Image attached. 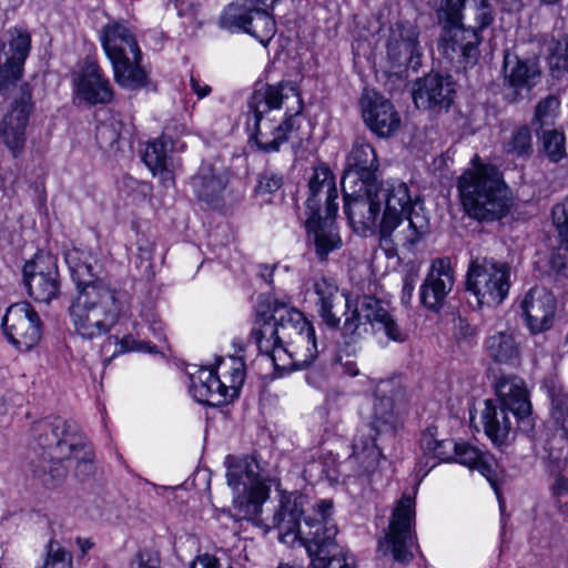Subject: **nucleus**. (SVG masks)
Wrapping results in <instances>:
<instances>
[{
	"instance_id": "f704fd0d",
	"label": "nucleus",
	"mask_w": 568,
	"mask_h": 568,
	"mask_svg": "<svg viewBox=\"0 0 568 568\" xmlns=\"http://www.w3.org/2000/svg\"><path fill=\"white\" fill-rule=\"evenodd\" d=\"M551 219L560 244L551 254L550 266L568 278V196L554 205Z\"/></svg>"
},
{
	"instance_id": "dca6fc26",
	"label": "nucleus",
	"mask_w": 568,
	"mask_h": 568,
	"mask_svg": "<svg viewBox=\"0 0 568 568\" xmlns=\"http://www.w3.org/2000/svg\"><path fill=\"white\" fill-rule=\"evenodd\" d=\"M337 199L336 179L331 169L323 164L315 166L308 179L306 216L337 215Z\"/></svg>"
},
{
	"instance_id": "9d476101",
	"label": "nucleus",
	"mask_w": 568,
	"mask_h": 568,
	"mask_svg": "<svg viewBox=\"0 0 568 568\" xmlns=\"http://www.w3.org/2000/svg\"><path fill=\"white\" fill-rule=\"evenodd\" d=\"M415 518V496L404 493L392 511L388 532L385 536L386 547L398 562H409L413 558L412 547L416 539Z\"/></svg>"
},
{
	"instance_id": "0eeeda50",
	"label": "nucleus",
	"mask_w": 568,
	"mask_h": 568,
	"mask_svg": "<svg viewBox=\"0 0 568 568\" xmlns=\"http://www.w3.org/2000/svg\"><path fill=\"white\" fill-rule=\"evenodd\" d=\"M118 293L109 285L82 288L69 307L74 332L84 339L106 335L114 326L120 303Z\"/></svg>"
},
{
	"instance_id": "7ed1b4c3",
	"label": "nucleus",
	"mask_w": 568,
	"mask_h": 568,
	"mask_svg": "<svg viewBox=\"0 0 568 568\" xmlns=\"http://www.w3.org/2000/svg\"><path fill=\"white\" fill-rule=\"evenodd\" d=\"M34 433L43 452L37 462H31L32 473L43 486L54 488L68 475L63 462L78 456L83 449L84 437L74 422L61 417L38 423Z\"/></svg>"
},
{
	"instance_id": "3c124183",
	"label": "nucleus",
	"mask_w": 568,
	"mask_h": 568,
	"mask_svg": "<svg viewBox=\"0 0 568 568\" xmlns=\"http://www.w3.org/2000/svg\"><path fill=\"white\" fill-rule=\"evenodd\" d=\"M345 311L341 312V316L344 315L345 320L342 326V332L344 336H354L358 334L359 327L365 325L367 322H363L364 316L361 312V306L356 303L355 306H352L351 298H345L344 304Z\"/></svg>"
},
{
	"instance_id": "4be33fe9",
	"label": "nucleus",
	"mask_w": 568,
	"mask_h": 568,
	"mask_svg": "<svg viewBox=\"0 0 568 568\" xmlns=\"http://www.w3.org/2000/svg\"><path fill=\"white\" fill-rule=\"evenodd\" d=\"M362 116L367 128L379 138L392 136L400 125V118L393 103L376 92L361 99Z\"/></svg>"
},
{
	"instance_id": "4468645a",
	"label": "nucleus",
	"mask_w": 568,
	"mask_h": 568,
	"mask_svg": "<svg viewBox=\"0 0 568 568\" xmlns=\"http://www.w3.org/2000/svg\"><path fill=\"white\" fill-rule=\"evenodd\" d=\"M438 48L449 60H457L465 65H474L479 55L480 33L471 28H466L463 20L443 21Z\"/></svg>"
},
{
	"instance_id": "c9c22d12",
	"label": "nucleus",
	"mask_w": 568,
	"mask_h": 568,
	"mask_svg": "<svg viewBox=\"0 0 568 568\" xmlns=\"http://www.w3.org/2000/svg\"><path fill=\"white\" fill-rule=\"evenodd\" d=\"M227 184L226 175L210 163H202L191 179V186L199 201L213 203L221 197Z\"/></svg>"
},
{
	"instance_id": "bb28decb",
	"label": "nucleus",
	"mask_w": 568,
	"mask_h": 568,
	"mask_svg": "<svg viewBox=\"0 0 568 568\" xmlns=\"http://www.w3.org/2000/svg\"><path fill=\"white\" fill-rule=\"evenodd\" d=\"M313 287L316 295L315 307L318 316L328 328H339V311L342 304H345V298H349V295L344 292L341 293L336 282L325 276L315 280Z\"/></svg>"
},
{
	"instance_id": "de8ad7c7",
	"label": "nucleus",
	"mask_w": 568,
	"mask_h": 568,
	"mask_svg": "<svg viewBox=\"0 0 568 568\" xmlns=\"http://www.w3.org/2000/svg\"><path fill=\"white\" fill-rule=\"evenodd\" d=\"M541 151L546 158L558 163L566 158V136L559 130H545L541 135Z\"/></svg>"
},
{
	"instance_id": "f03ea898",
	"label": "nucleus",
	"mask_w": 568,
	"mask_h": 568,
	"mask_svg": "<svg viewBox=\"0 0 568 568\" xmlns=\"http://www.w3.org/2000/svg\"><path fill=\"white\" fill-rule=\"evenodd\" d=\"M225 465L227 485L234 494L236 516L262 526L263 505L270 497L271 487L278 481L276 469L255 454L229 455Z\"/></svg>"
},
{
	"instance_id": "13d9d810",
	"label": "nucleus",
	"mask_w": 568,
	"mask_h": 568,
	"mask_svg": "<svg viewBox=\"0 0 568 568\" xmlns=\"http://www.w3.org/2000/svg\"><path fill=\"white\" fill-rule=\"evenodd\" d=\"M112 339L114 341V344H120V349L118 352H114L113 356L118 353H124L130 351H144L148 353H156V346L153 345L151 342H140L134 339L132 336H124L122 339L119 341L115 336H110L108 338V342L111 344Z\"/></svg>"
},
{
	"instance_id": "5fc2aeb1",
	"label": "nucleus",
	"mask_w": 568,
	"mask_h": 568,
	"mask_svg": "<svg viewBox=\"0 0 568 568\" xmlns=\"http://www.w3.org/2000/svg\"><path fill=\"white\" fill-rule=\"evenodd\" d=\"M466 0H440L436 9V18L438 23L443 21H459L463 20V10Z\"/></svg>"
},
{
	"instance_id": "423d86ee",
	"label": "nucleus",
	"mask_w": 568,
	"mask_h": 568,
	"mask_svg": "<svg viewBox=\"0 0 568 568\" xmlns=\"http://www.w3.org/2000/svg\"><path fill=\"white\" fill-rule=\"evenodd\" d=\"M390 386L392 381L378 383L371 422L358 429L353 439L351 459L366 476L373 475L384 458L378 440L393 438L398 427L393 398L386 395Z\"/></svg>"
},
{
	"instance_id": "cd10ccee",
	"label": "nucleus",
	"mask_w": 568,
	"mask_h": 568,
	"mask_svg": "<svg viewBox=\"0 0 568 568\" xmlns=\"http://www.w3.org/2000/svg\"><path fill=\"white\" fill-rule=\"evenodd\" d=\"M335 219L336 215L306 216L307 240L314 245L316 256L321 261H325L329 253L342 246Z\"/></svg>"
},
{
	"instance_id": "39448f33",
	"label": "nucleus",
	"mask_w": 568,
	"mask_h": 568,
	"mask_svg": "<svg viewBox=\"0 0 568 568\" xmlns=\"http://www.w3.org/2000/svg\"><path fill=\"white\" fill-rule=\"evenodd\" d=\"M466 214L477 221H496L509 211V190L500 171L493 164L466 170L457 182Z\"/></svg>"
},
{
	"instance_id": "8fccbe9b",
	"label": "nucleus",
	"mask_w": 568,
	"mask_h": 568,
	"mask_svg": "<svg viewBox=\"0 0 568 568\" xmlns=\"http://www.w3.org/2000/svg\"><path fill=\"white\" fill-rule=\"evenodd\" d=\"M42 568H73L72 556L57 540L50 539Z\"/></svg>"
},
{
	"instance_id": "6ab92c4d",
	"label": "nucleus",
	"mask_w": 568,
	"mask_h": 568,
	"mask_svg": "<svg viewBox=\"0 0 568 568\" xmlns=\"http://www.w3.org/2000/svg\"><path fill=\"white\" fill-rule=\"evenodd\" d=\"M75 95L90 106L109 104L114 91L109 78L94 59L87 58L74 80Z\"/></svg>"
},
{
	"instance_id": "a18cd8bd",
	"label": "nucleus",
	"mask_w": 568,
	"mask_h": 568,
	"mask_svg": "<svg viewBox=\"0 0 568 568\" xmlns=\"http://www.w3.org/2000/svg\"><path fill=\"white\" fill-rule=\"evenodd\" d=\"M273 6H258L247 23L245 33L254 37L261 44L266 47L276 33V22L270 10Z\"/></svg>"
},
{
	"instance_id": "58836bf2",
	"label": "nucleus",
	"mask_w": 568,
	"mask_h": 568,
	"mask_svg": "<svg viewBox=\"0 0 568 568\" xmlns=\"http://www.w3.org/2000/svg\"><path fill=\"white\" fill-rule=\"evenodd\" d=\"M510 410L491 399L485 400L481 412V423L487 437L497 446L504 445L511 430Z\"/></svg>"
},
{
	"instance_id": "37998d69",
	"label": "nucleus",
	"mask_w": 568,
	"mask_h": 568,
	"mask_svg": "<svg viewBox=\"0 0 568 568\" xmlns=\"http://www.w3.org/2000/svg\"><path fill=\"white\" fill-rule=\"evenodd\" d=\"M550 399L549 418L555 432L568 442V393L554 383L547 386Z\"/></svg>"
},
{
	"instance_id": "680f3d73",
	"label": "nucleus",
	"mask_w": 568,
	"mask_h": 568,
	"mask_svg": "<svg viewBox=\"0 0 568 568\" xmlns=\"http://www.w3.org/2000/svg\"><path fill=\"white\" fill-rule=\"evenodd\" d=\"M80 454H82V456L77 463L75 476L81 480H84L94 473L95 467L93 463V454L85 449V445L83 446V449L78 453L75 458H78Z\"/></svg>"
},
{
	"instance_id": "7c9ffc66",
	"label": "nucleus",
	"mask_w": 568,
	"mask_h": 568,
	"mask_svg": "<svg viewBox=\"0 0 568 568\" xmlns=\"http://www.w3.org/2000/svg\"><path fill=\"white\" fill-rule=\"evenodd\" d=\"M63 255L79 292L88 286L106 285L97 278V257L91 251L71 247L67 248Z\"/></svg>"
},
{
	"instance_id": "4c0bfd02",
	"label": "nucleus",
	"mask_w": 568,
	"mask_h": 568,
	"mask_svg": "<svg viewBox=\"0 0 568 568\" xmlns=\"http://www.w3.org/2000/svg\"><path fill=\"white\" fill-rule=\"evenodd\" d=\"M142 53H130V55H122L110 59L114 81L122 88L129 90H136L144 87L148 82V73L141 67Z\"/></svg>"
},
{
	"instance_id": "f8f14e48",
	"label": "nucleus",
	"mask_w": 568,
	"mask_h": 568,
	"mask_svg": "<svg viewBox=\"0 0 568 568\" xmlns=\"http://www.w3.org/2000/svg\"><path fill=\"white\" fill-rule=\"evenodd\" d=\"M382 204L376 183L358 184L352 192L344 186V211L354 231L366 236L379 231Z\"/></svg>"
},
{
	"instance_id": "49530a36",
	"label": "nucleus",
	"mask_w": 568,
	"mask_h": 568,
	"mask_svg": "<svg viewBox=\"0 0 568 568\" xmlns=\"http://www.w3.org/2000/svg\"><path fill=\"white\" fill-rule=\"evenodd\" d=\"M506 154L513 158H529L532 154V132L528 125L515 126L501 143Z\"/></svg>"
},
{
	"instance_id": "f257e3e1",
	"label": "nucleus",
	"mask_w": 568,
	"mask_h": 568,
	"mask_svg": "<svg viewBox=\"0 0 568 568\" xmlns=\"http://www.w3.org/2000/svg\"><path fill=\"white\" fill-rule=\"evenodd\" d=\"M304 497L283 496L272 518L284 544L301 541L311 557V568H356L355 557L336 542L337 528L331 518L333 501L322 499L305 515Z\"/></svg>"
},
{
	"instance_id": "c756f323",
	"label": "nucleus",
	"mask_w": 568,
	"mask_h": 568,
	"mask_svg": "<svg viewBox=\"0 0 568 568\" xmlns=\"http://www.w3.org/2000/svg\"><path fill=\"white\" fill-rule=\"evenodd\" d=\"M496 394L499 404L510 410L517 418H524L531 412L528 392L524 381L516 375H507L498 378Z\"/></svg>"
},
{
	"instance_id": "774afa93",
	"label": "nucleus",
	"mask_w": 568,
	"mask_h": 568,
	"mask_svg": "<svg viewBox=\"0 0 568 568\" xmlns=\"http://www.w3.org/2000/svg\"><path fill=\"white\" fill-rule=\"evenodd\" d=\"M552 475L555 476V481L551 486L552 495L557 498L568 496V478L561 473Z\"/></svg>"
},
{
	"instance_id": "a211bd4d",
	"label": "nucleus",
	"mask_w": 568,
	"mask_h": 568,
	"mask_svg": "<svg viewBox=\"0 0 568 568\" xmlns=\"http://www.w3.org/2000/svg\"><path fill=\"white\" fill-rule=\"evenodd\" d=\"M504 89L509 102H519L529 95L530 91L541 81V69L537 61L518 59L509 55L504 59Z\"/></svg>"
},
{
	"instance_id": "6e6d98bb",
	"label": "nucleus",
	"mask_w": 568,
	"mask_h": 568,
	"mask_svg": "<svg viewBox=\"0 0 568 568\" xmlns=\"http://www.w3.org/2000/svg\"><path fill=\"white\" fill-rule=\"evenodd\" d=\"M230 367L227 369L229 382L227 385L229 394L231 399L239 395L240 388L244 383L245 378V364L242 359L230 357Z\"/></svg>"
},
{
	"instance_id": "09e8293b",
	"label": "nucleus",
	"mask_w": 568,
	"mask_h": 568,
	"mask_svg": "<svg viewBox=\"0 0 568 568\" xmlns=\"http://www.w3.org/2000/svg\"><path fill=\"white\" fill-rule=\"evenodd\" d=\"M262 355L271 359L277 372L284 373L295 369V359H293V353L288 349V341L283 343L280 339L274 346L270 347V351H265Z\"/></svg>"
},
{
	"instance_id": "ea45409f",
	"label": "nucleus",
	"mask_w": 568,
	"mask_h": 568,
	"mask_svg": "<svg viewBox=\"0 0 568 568\" xmlns=\"http://www.w3.org/2000/svg\"><path fill=\"white\" fill-rule=\"evenodd\" d=\"M453 462L467 466L470 469H477L497 490L495 484L496 462L494 456L488 452L480 450L466 442H457Z\"/></svg>"
},
{
	"instance_id": "052dcab7",
	"label": "nucleus",
	"mask_w": 568,
	"mask_h": 568,
	"mask_svg": "<svg viewBox=\"0 0 568 568\" xmlns=\"http://www.w3.org/2000/svg\"><path fill=\"white\" fill-rule=\"evenodd\" d=\"M551 77L555 79H568V49L554 52L549 58Z\"/></svg>"
},
{
	"instance_id": "864d4df0",
	"label": "nucleus",
	"mask_w": 568,
	"mask_h": 568,
	"mask_svg": "<svg viewBox=\"0 0 568 568\" xmlns=\"http://www.w3.org/2000/svg\"><path fill=\"white\" fill-rule=\"evenodd\" d=\"M542 462L550 474H559L566 467V456L562 448H556L551 440H547L544 446Z\"/></svg>"
},
{
	"instance_id": "f3484780",
	"label": "nucleus",
	"mask_w": 568,
	"mask_h": 568,
	"mask_svg": "<svg viewBox=\"0 0 568 568\" xmlns=\"http://www.w3.org/2000/svg\"><path fill=\"white\" fill-rule=\"evenodd\" d=\"M386 49L387 58L394 67L417 70L422 64L419 31L409 22H398L390 28Z\"/></svg>"
},
{
	"instance_id": "9b49d317",
	"label": "nucleus",
	"mask_w": 568,
	"mask_h": 568,
	"mask_svg": "<svg viewBox=\"0 0 568 568\" xmlns=\"http://www.w3.org/2000/svg\"><path fill=\"white\" fill-rule=\"evenodd\" d=\"M27 292L36 302L49 304L59 297L61 280L57 256L38 252L22 268Z\"/></svg>"
},
{
	"instance_id": "5701e85b",
	"label": "nucleus",
	"mask_w": 568,
	"mask_h": 568,
	"mask_svg": "<svg viewBox=\"0 0 568 568\" xmlns=\"http://www.w3.org/2000/svg\"><path fill=\"white\" fill-rule=\"evenodd\" d=\"M526 326L534 335L551 328L557 308L556 297L545 287L530 288L520 303Z\"/></svg>"
},
{
	"instance_id": "393cba45",
	"label": "nucleus",
	"mask_w": 568,
	"mask_h": 568,
	"mask_svg": "<svg viewBox=\"0 0 568 568\" xmlns=\"http://www.w3.org/2000/svg\"><path fill=\"white\" fill-rule=\"evenodd\" d=\"M30 99V93H28V97L23 94L0 123V136L14 158L21 153L26 145V128L31 112Z\"/></svg>"
},
{
	"instance_id": "603ef678",
	"label": "nucleus",
	"mask_w": 568,
	"mask_h": 568,
	"mask_svg": "<svg viewBox=\"0 0 568 568\" xmlns=\"http://www.w3.org/2000/svg\"><path fill=\"white\" fill-rule=\"evenodd\" d=\"M560 108V100L554 94H549L541 99L536 108L532 118V122L539 126H544L549 121L554 120Z\"/></svg>"
},
{
	"instance_id": "b1692460",
	"label": "nucleus",
	"mask_w": 568,
	"mask_h": 568,
	"mask_svg": "<svg viewBox=\"0 0 568 568\" xmlns=\"http://www.w3.org/2000/svg\"><path fill=\"white\" fill-rule=\"evenodd\" d=\"M178 124H169L163 133L146 144L143 162L154 176H159L164 186L174 184L171 153L176 149L172 132H178Z\"/></svg>"
},
{
	"instance_id": "2eb2a0df",
	"label": "nucleus",
	"mask_w": 568,
	"mask_h": 568,
	"mask_svg": "<svg viewBox=\"0 0 568 568\" xmlns=\"http://www.w3.org/2000/svg\"><path fill=\"white\" fill-rule=\"evenodd\" d=\"M455 284V271L447 256L432 260L428 273L419 287L420 304L438 314L446 304Z\"/></svg>"
},
{
	"instance_id": "ddd939ff",
	"label": "nucleus",
	"mask_w": 568,
	"mask_h": 568,
	"mask_svg": "<svg viewBox=\"0 0 568 568\" xmlns=\"http://www.w3.org/2000/svg\"><path fill=\"white\" fill-rule=\"evenodd\" d=\"M43 324L29 302L12 304L2 317L8 341L19 351H30L41 339Z\"/></svg>"
},
{
	"instance_id": "338daca9",
	"label": "nucleus",
	"mask_w": 568,
	"mask_h": 568,
	"mask_svg": "<svg viewBox=\"0 0 568 568\" xmlns=\"http://www.w3.org/2000/svg\"><path fill=\"white\" fill-rule=\"evenodd\" d=\"M477 328L470 325L466 320L459 318L456 337L458 341L468 345L473 344L477 337Z\"/></svg>"
},
{
	"instance_id": "e433bc0d",
	"label": "nucleus",
	"mask_w": 568,
	"mask_h": 568,
	"mask_svg": "<svg viewBox=\"0 0 568 568\" xmlns=\"http://www.w3.org/2000/svg\"><path fill=\"white\" fill-rule=\"evenodd\" d=\"M436 435V427H427L420 437V448L424 454L422 463L426 467L424 475H427L438 463H452L454 459L457 442L450 438L438 439Z\"/></svg>"
},
{
	"instance_id": "a878e982",
	"label": "nucleus",
	"mask_w": 568,
	"mask_h": 568,
	"mask_svg": "<svg viewBox=\"0 0 568 568\" xmlns=\"http://www.w3.org/2000/svg\"><path fill=\"white\" fill-rule=\"evenodd\" d=\"M190 393L197 403L219 407L232 400L227 385L221 381L215 369L201 367L190 375Z\"/></svg>"
},
{
	"instance_id": "473e14b6",
	"label": "nucleus",
	"mask_w": 568,
	"mask_h": 568,
	"mask_svg": "<svg viewBox=\"0 0 568 568\" xmlns=\"http://www.w3.org/2000/svg\"><path fill=\"white\" fill-rule=\"evenodd\" d=\"M483 346L487 358L495 364L514 367L520 363V345L513 332H495L485 338Z\"/></svg>"
},
{
	"instance_id": "c03bdc74",
	"label": "nucleus",
	"mask_w": 568,
	"mask_h": 568,
	"mask_svg": "<svg viewBox=\"0 0 568 568\" xmlns=\"http://www.w3.org/2000/svg\"><path fill=\"white\" fill-rule=\"evenodd\" d=\"M268 312L270 314H275L277 328H281L287 336L288 334H296L314 326L306 320L301 311L288 307L278 301H275L272 306H268Z\"/></svg>"
},
{
	"instance_id": "aec40b11",
	"label": "nucleus",
	"mask_w": 568,
	"mask_h": 568,
	"mask_svg": "<svg viewBox=\"0 0 568 568\" xmlns=\"http://www.w3.org/2000/svg\"><path fill=\"white\" fill-rule=\"evenodd\" d=\"M290 98L296 100V106L304 109V101L298 85L288 80L274 84H264L255 89L247 100L246 116H271L272 111L280 110Z\"/></svg>"
},
{
	"instance_id": "c85d7f7f",
	"label": "nucleus",
	"mask_w": 568,
	"mask_h": 568,
	"mask_svg": "<svg viewBox=\"0 0 568 568\" xmlns=\"http://www.w3.org/2000/svg\"><path fill=\"white\" fill-rule=\"evenodd\" d=\"M364 320L394 342H404L406 334L389 313L388 302L374 295H363L357 298Z\"/></svg>"
},
{
	"instance_id": "20e7f679",
	"label": "nucleus",
	"mask_w": 568,
	"mask_h": 568,
	"mask_svg": "<svg viewBox=\"0 0 568 568\" xmlns=\"http://www.w3.org/2000/svg\"><path fill=\"white\" fill-rule=\"evenodd\" d=\"M376 195L384 204L379 222L382 240L390 239L404 219L407 220V227L395 234L394 242L413 248L429 233V219L423 202L417 195L412 196L406 183L393 180L376 184Z\"/></svg>"
},
{
	"instance_id": "a19ab883",
	"label": "nucleus",
	"mask_w": 568,
	"mask_h": 568,
	"mask_svg": "<svg viewBox=\"0 0 568 568\" xmlns=\"http://www.w3.org/2000/svg\"><path fill=\"white\" fill-rule=\"evenodd\" d=\"M288 349L293 353L295 369H304L312 365L320 354L315 327L288 334Z\"/></svg>"
},
{
	"instance_id": "0e129e2a",
	"label": "nucleus",
	"mask_w": 568,
	"mask_h": 568,
	"mask_svg": "<svg viewBox=\"0 0 568 568\" xmlns=\"http://www.w3.org/2000/svg\"><path fill=\"white\" fill-rule=\"evenodd\" d=\"M142 317L148 324L149 331L152 333L153 337L159 342H165L164 325L160 317L151 310L143 312Z\"/></svg>"
},
{
	"instance_id": "4d7b16f0",
	"label": "nucleus",
	"mask_w": 568,
	"mask_h": 568,
	"mask_svg": "<svg viewBox=\"0 0 568 568\" xmlns=\"http://www.w3.org/2000/svg\"><path fill=\"white\" fill-rule=\"evenodd\" d=\"M475 7L476 30L480 33L494 21L493 7L488 0H469Z\"/></svg>"
},
{
	"instance_id": "6e6552de",
	"label": "nucleus",
	"mask_w": 568,
	"mask_h": 568,
	"mask_svg": "<svg viewBox=\"0 0 568 568\" xmlns=\"http://www.w3.org/2000/svg\"><path fill=\"white\" fill-rule=\"evenodd\" d=\"M511 267L504 261L493 257L471 260L466 275V288L476 300L477 308L496 307L509 294Z\"/></svg>"
},
{
	"instance_id": "bf43d9fd",
	"label": "nucleus",
	"mask_w": 568,
	"mask_h": 568,
	"mask_svg": "<svg viewBox=\"0 0 568 568\" xmlns=\"http://www.w3.org/2000/svg\"><path fill=\"white\" fill-rule=\"evenodd\" d=\"M283 181L284 179L282 174L273 171H265L260 175L255 191L258 194H272L282 187Z\"/></svg>"
},
{
	"instance_id": "e2e57ef3",
	"label": "nucleus",
	"mask_w": 568,
	"mask_h": 568,
	"mask_svg": "<svg viewBox=\"0 0 568 568\" xmlns=\"http://www.w3.org/2000/svg\"><path fill=\"white\" fill-rule=\"evenodd\" d=\"M417 280H418V272L414 268L408 270L405 273V275L403 276L400 301L404 305L410 304Z\"/></svg>"
},
{
	"instance_id": "412c9836",
	"label": "nucleus",
	"mask_w": 568,
	"mask_h": 568,
	"mask_svg": "<svg viewBox=\"0 0 568 568\" xmlns=\"http://www.w3.org/2000/svg\"><path fill=\"white\" fill-rule=\"evenodd\" d=\"M456 83L450 75L429 73L418 79L413 89V100L418 109L448 110L456 94Z\"/></svg>"
},
{
	"instance_id": "79ce46f5",
	"label": "nucleus",
	"mask_w": 568,
	"mask_h": 568,
	"mask_svg": "<svg viewBox=\"0 0 568 568\" xmlns=\"http://www.w3.org/2000/svg\"><path fill=\"white\" fill-rule=\"evenodd\" d=\"M280 339L282 338L278 335L275 314H270L268 310L257 311L254 326L250 334V343H253L258 353L262 354L265 351H270V347L274 346Z\"/></svg>"
},
{
	"instance_id": "72a5a7b5",
	"label": "nucleus",
	"mask_w": 568,
	"mask_h": 568,
	"mask_svg": "<svg viewBox=\"0 0 568 568\" xmlns=\"http://www.w3.org/2000/svg\"><path fill=\"white\" fill-rule=\"evenodd\" d=\"M351 171L356 175V185L376 183L378 161L375 149L364 138H357L347 158Z\"/></svg>"
},
{
	"instance_id": "2f4dec72",
	"label": "nucleus",
	"mask_w": 568,
	"mask_h": 568,
	"mask_svg": "<svg viewBox=\"0 0 568 568\" xmlns=\"http://www.w3.org/2000/svg\"><path fill=\"white\" fill-rule=\"evenodd\" d=\"M100 41L109 60L130 53L139 54L140 51L135 36L123 22L106 23L100 32Z\"/></svg>"
},
{
	"instance_id": "69168bd1",
	"label": "nucleus",
	"mask_w": 568,
	"mask_h": 568,
	"mask_svg": "<svg viewBox=\"0 0 568 568\" xmlns=\"http://www.w3.org/2000/svg\"><path fill=\"white\" fill-rule=\"evenodd\" d=\"M136 568H161V558L158 551L141 549L135 556Z\"/></svg>"
},
{
	"instance_id": "1a4fd4ad",
	"label": "nucleus",
	"mask_w": 568,
	"mask_h": 568,
	"mask_svg": "<svg viewBox=\"0 0 568 568\" xmlns=\"http://www.w3.org/2000/svg\"><path fill=\"white\" fill-rule=\"evenodd\" d=\"M302 106L287 108L283 118L276 120L272 116H246V130L250 141H253L258 151L274 153L281 150L292 136L296 135L301 125Z\"/></svg>"
}]
</instances>
